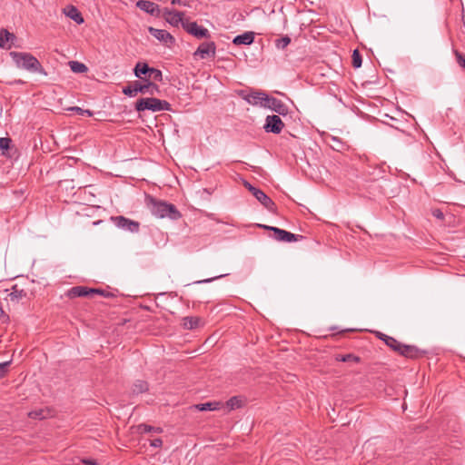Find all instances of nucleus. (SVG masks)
I'll return each instance as SVG.
<instances>
[{"label": "nucleus", "mask_w": 465, "mask_h": 465, "mask_svg": "<svg viewBox=\"0 0 465 465\" xmlns=\"http://www.w3.org/2000/svg\"><path fill=\"white\" fill-rule=\"evenodd\" d=\"M228 275V273H225V274H221V275H218V276H215V277H212V278H209V279H204V280H200V281H196L194 283L196 284H201V283H207V282H211L216 279H220V278H223L224 276Z\"/></svg>", "instance_id": "obj_38"}, {"label": "nucleus", "mask_w": 465, "mask_h": 465, "mask_svg": "<svg viewBox=\"0 0 465 465\" xmlns=\"http://www.w3.org/2000/svg\"><path fill=\"white\" fill-rule=\"evenodd\" d=\"M332 140H333L334 142L338 143H341L340 140H339V139H337V138H333Z\"/></svg>", "instance_id": "obj_46"}, {"label": "nucleus", "mask_w": 465, "mask_h": 465, "mask_svg": "<svg viewBox=\"0 0 465 465\" xmlns=\"http://www.w3.org/2000/svg\"><path fill=\"white\" fill-rule=\"evenodd\" d=\"M384 337L386 338L384 340L385 344L387 346H389L390 348H391L393 351L398 352L401 342H400L399 341H397L393 337H391V336H388V335H384Z\"/></svg>", "instance_id": "obj_26"}, {"label": "nucleus", "mask_w": 465, "mask_h": 465, "mask_svg": "<svg viewBox=\"0 0 465 465\" xmlns=\"http://www.w3.org/2000/svg\"><path fill=\"white\" fill-rule=\"evenodd\" d=\"M384 335H385L384 333H381V332H380V333H379V335H378V337H379L381 341H384V340L386 339V338L384 337Z\"/></svg>", "instance_id": "obj_44"}, {"label": "nucleus", "mask_w": 465, "mask_h": 465, "mask_svg": "<svg viewBox=\"0 0 465 465\" xmlns=\"http://www.w3.org/2000/svg\"><path fill=\"white\" fill-rule=\"evenodd\" d=\"M351 58H352V65H353V67L354 68H360L361 66L362 60H361V55L360 52L357 49H355L353 51Z\"/></svg>", "instance_id": "obj_31"}, {"label": "nucleus", "mask_w": 465, "mask_h": 465, "mask_svg": "<svg viewBox=\"0 0 465 465\" xmlns=\"http://www.w3.org/2000/svg\"><path fill=\"white\" fill-rule=\"evenodd\" d=\"M64 13L66 16H68L70 19H72L78 25H81L84 22L81 13L74 5H68L67 7H65L64 9Z\"/></svg>", "instance_id": "obj_18"}, {"label": "nucleus", "mask_w": 465, "mask_h": 465, "mask_svg": "<svg viewBox=\"0 0 465 465\" xmlns=\"http://www.w3.org/2000/svg\"><path fill=\"white\" fill-rule=\"evenodd\" d=\"M216 54V45L214 42H204L202 43L196 51L193 53L195 57L201 59H206L214 57Z\"/></svg>", "instance_id": "obj_9"}, {"label": "nucleus", "mask_w": 465, "mask_h": 465, "mask_svg": "<svg viewBox=\"0 0 465 465\" xmlns=\"http://www.w3.org/2000/svg\"><path fill=\"white\" fill-rule=\"evenodd\" d=\"M51 416L49 410L38 409L28 413V417L34 420H44Z\"/></svg>", "instance_id": "obj_22"}, {"label": "nucleus", "mask_w": 465, "mask_h": 465, "mask_svg": "<svg viewBox=\"0 0 465 465\" xmlns=\"http://www.w3.org/2000/svg\"><path fill=\"white\" fill-rule=\"evenodd\" d=\"M72 111H74L76 113H78L79 114H82V115H87V116H92L93 115V113L90 111V110H84V109H82L80 107H77V106H74V107H72L71 108Z\"/></svg>", "instance_id": "obj_36"}, {"label": "nucleus", "mask_w": 465, "mask_h": 465, "mask_svg": "<svg viewBox=\"0 0 465 465\" xmlns=\"http://www.w3.org/2000/svg\"><path fill=\"white\" fill-rule=\"evenodd\" d=\"M398 352L403 356L411 358L416 355L417 349L414 346L405 345V344L401 343Z\"/></svg>", "instance_id": "obj_23"}, {"label": "nucleus", "mask_w": 465, "mask_h": 465, "mask_svg": "<svg viewBox=\"0 0 465 465\" xmlns=\"http://www.w3.org/2000/svg\"><path fill=\"white\" fill-rule=\"evenodd\" d=\"M171 104L164 100H160L154 97L140 98L135 103V110L143 112L149 110L152 112L169 111Z\"/></svg>", "instance_id": "obj_3"}, {"label": "nucleus", "mask_w": 465, "mask_h": 465, "mask_svg": "<svg viewBox=\"0 0 465 465\" xmlns=\"http://www.w3.org/2000/svg\"><path fill=\"white\" fill-rule=\"evenodd\" d=\"M111 219L118 228L124 231L137 232L140 229V223L138 222L128 219L124 216H115Z\"/></svg>", "instance_id": "obj_7"}, {"label": "nucleus", "mask_w": 465, "mask_h": 465, "mask_svg": "<svg viewBox=\"0 0 465 465\" xmlns=\"http://www.w3.org/2000/svg\"><path fill=\"white\" fill-rule=\"evenodd\" d=\"M94 291H95L94 293L100 294L104 297H112L113 296L112 292L102 290V289H94Z\"/></svg>", "instance_id": "obj_40"}, {"label": "nucleus", "mask_w": 465, "mask_h": 465, "mask_svg": "<svg viewBox=\"0 0 465 465\" xmlns=\"http://www.w3.org/2000/svg\"><path fill=\"white\" fill-rule=\"evenodd\" d=\"M82 461L86 465H98L97 461L93 459H84Z\"/></svg>", "instance_id": "obj_42"}, {"label": "nucleus", "mask_w": 465, "mask_h": 465, "mask_svg": "<svg viewBox=\"0 0 465 465\" xmlns=\"http://www.w3.org/2000/svg\"><path fill=\"white\" fill-rule=\"evenodd\" d=\"M11 143V139L6 137L0 138V150L5 151L9 149Z\"/></svg>", "instance_id": "obj_35"}, {"label": "nucleus", "mask_w": 465, "mask_h": 465, "mask_svg": "<svg viewBox=\"0 0 465 465\" xmlns=\"http://www.w3.org/2000/svg\"><path fill=\"white\" fill-rule=\"evenodd\" d=\"M336 361H343V362H349V361L351 362H351L357 363L360 361V358L358 356H356L354 354H351V353L344 354V355L340 354V355L336 356Z\"/></svg>", "instance_id": "obj_27"}, {"label": "nucleus", "mask_w": 465, "mask_h": 465, "mask_svg": "<svg viewBox=\"0 0 465 465\" xmlns=\"http://www.w3.org/2000/svg\"><path fill=\"white\" fill-rule=\"evenodd\" d=\"M198 324V319L193 317L184 318V326L188 329H193Z\"/></svg>", "instance_id": "obj_33"}, {"label": "nucleus", "mask_w": 465, "mask_h": 465, "mask_svg": "<svg viewBox=\"0 0 465 465\" xmlns=\"http://www.w3.org/2000/svg\"><path fill=\"white\" fill-rule=\"evenodd\" d=\"M254 41V33L252 31L245 32L242 35H236L232 39V44L235 45H250Z\"/></svg>", "instance_id": "obj_16"}, {"label": "nucleus", "mask_w": 465, "mask_h": 465, "mask_svg": "<svg viewBox=\"0 0 465 465\" xmlns=\"http://www.w3.org/2000/svg\"><path fill=\"white\" fill-rule=\"evenodd\" d=\"M10 361H5L0 363V378L4 377L7 371V367L9 366Z\"/></svg>", "instance_id": "obj_39"}, {"label": "nucleus", "mask_w": 465, "mask_h": 465, "mask_svg": "<svg viewBox=\"0 0 465 465\" xmlns=\"http://www.w3.org/2000/svg\"><path fill=\"white\" fill-rule=\"evenodd\" d=\"M183 29L190 35L197 37V38H208L210 37V33L208 29L199 26L196 22H185L183 25Z\"/></svg>", "instance_id": "obj_11"}, {"label": "nucleus", "mask_w": 465, "mask_h": 465, "mask_svg": "<svg viewBox=\"0 0 465 465\" xmlns=\"http://www.w3.org/2000/svg\"><path fill=\"white\" fill-rule=\"evenodd\" d=\"M252 194L269 211H272L275 204L272 200L267 196L262 190L252 187L250 188Z\"/></svg>", "instance_id": "obj_14"}, {"label": "nucleus", "mask_w": 465, "mask_h": 465, "mask_svg": "<svg viewBox=\"0 0 465 465\" xmlns=\"http://www.w3.org/2000/svg\"><path fill=\"white\" fill-rule=\"evenodd\" d=\"M163 444V440L160 438L154 439L151 441V446L154 448H159Z\"/></svg>", "instance_id": "obj_41"}, {"label": "nucleus", "mask_w": 465, "mask_h": 465, "mask_svg": "<svg viewBox=\"0 0 465 465\" xmlns=\"http://www.w3.org/2000/svg\"><path fill=\"white\" fill-rule=\"evenodd\" d=\"M150 211L157 218L178 219L181 215L176 207L172 203L151 199L149 203Z\"/></svg>", "instance_id": "obj_2"}, {"label": "nucleus", "mask_w": 465, "mask_h": 465, "mask_svg": "<svg viewBox=\"0 0 465 465\" xmlns=\"http://www.w3.org/2000/svg\"><path fill=\"white\" fill-rule=\"evenodd\" d=\"M148 31L153 37L166 45L173 44L174 42L173 36L166 30L149 27Z\"/></svg>", "instance_id": "obj_15"}, {"label": "nucleus", "mask_w": 465, "mask_h": 465, "mask_svg": "<svg viewBox=\"0 0 465 465\" xmlns=\"http://www.w3.org/2000/svg\"><path fill=\"white\" fill-rule=\"evenodd\" d=\"M263 108L271 109L280 115H286L289 112L288 106L283 102L269 95L263 104Z\"/></svg>", "instance_id": "obj_10"}, {"label": "nucleus", "mask_w": 465, "mask_h": 465, "mask_svg": "<svg viewBox=\"0 0 465 465\" xmlns=\"http://www.w3.org/2000/svg\"><path fill=\"white\" fill-rule=\"evenodd\" d=\"M221 403L219 401H210L204 403L196 404L194 407L196 410L201 411H216L220 409Z\"/></svg>", "instance_id": "obj_21"}, {"label": "nucleus", "mask_w": 465, "mask_h": 465, "mask_svg": "<svg viewBox=\"0 0 465 465\" xmlns=\"http://www.w3.org/2000/svg\"><path fill=\"white\" fill-rule=\"evenodd\" d=\"M243 405V401L240 396L231 397L226 402L225 406L229 411H233L236 409H240Z\"/></svg>", "instance_id": "obj_20"}, {"label": "nucleus", "mask_w": 465, "mask_h": 465, "mask_svg": "<svg viewBox=\"0 0 465 465\" xmlns=\"http://www.w3.org/2000/svg\"><path fill=\"white\" fill-rule=\"evenodd\" d=\"M152 68L153 67H149L146 63H137L134 69V73L136 77L143 79V75H149Z\"/></svg>", "instance_id": "obj_19"}, {"label": "nucleus", "mask_w": 465, "mask_h": 465, "mask_svg": "<svg viewBox=\"0 0 465 465\" xmlns=\"http://www.w3.org/2000/svg\"><path fill=\"white\" fill-rule=\"evenodd\" d=\"M154 92H158V86L149 81L144 84L138 81H134L131 84L124 86L123 89V93L129 97H134L138 93H150L153 94Z\"/></svg>", "instance_id": "obj_4"}, {"label": "nucleus", "mask_w": 465, "mask_h": 465, "mask_svg": "<svg viewBox=\"0 0 465 465\" xmlns=\"http://www.w3.org/2000/svg\"><path fill=\"white\" fill-rule=\"evenodd\" d=\"M291 43V38L288 35L282 36L275 40V46L278 49H285Z\"/></svg>", "instance_id": "obj_30"}, {"label": "nucleus", "mask_w": 465, "mask_h": 465, "mask_svg": "<svg viewBox=\"0 0 465 465\" xmlns=\"http://www.w3.org/2000/svg\"><path fill=\"white\" fill-rule=\"evenodd\" d=\"M136 6L144 11L145 13L154 15V16H160L162 10L159 8V5L155 3L148 0H139L136 3Z\"/></svg>", "instance_id": "obj_13"}, {"label": "nucleus", "mask_w": 465, "mask_h": 465, "mask_svg": "<svg viewBox=\"0 0 465 465\" xmlns=\"http://www.w3.org/2000/svg\"><path fill=\"white\" fill-rule=\"evenodd\" d=\"M268 94L262 91H253L250 94L243 95L242 98L250 104L253 106L263 107L265 101L267 100Z\"/></svg>", "instance_id": "obj_12"}, {"label": "nucleus", "mask_w": 465, "mask_h": 465, "mask_svg": "<svg viewBox=\"0 0 465 465\" xmlns=\"http://www.w3.org/2000/svg\"><path fill=\"white\" fill-rule=\"evenodd\" d=\"M149 79H152L156 82H162L163 81V74L162 71L156 68H152L149 75Z\"/></svg>", "instance_id": "obj_32"}, {"label": "nucleus", "mask_w": 465, "mask_h": 465, "mask_svg": "<svg viewBox=\"0 0 465 465\" xmlns=\"http://www.w3.org/2000/svg\"><path fill=\"white\" fill-rule=\"evenodd\" d=\"M437 216H438V220L439 219H442L443 218V213L438 210Z\"/></svg>", "instance_id": "obj_45"}, {"label": "nucleus", "mask_w": 465, "mask_h": 465, "mask_svg": "<svg viewBox=\"0 0 465 465\" xmlns=\"http://www.w3.org/2000/svg\"><path fill=\"white\" fill-rule=\"evenodd\" d=\"M284 127V124L279 115H268L265 119L263 129L266 133L280 134Z\"/></svg>", "instance_id": "obj_8"}, {"label": "nucleus", "mask_w": 465, "mask_h": 465, "mask_svg": "<svg viewBox=\"0 0 465 465\" xmlns=\"http://www.w3.org/2000/svg\"><path fill=\"white\" fill-rule=\"evenodd\" d=\"M148 390V384L143 381H137L133 386V392L139 394Z\"/></svg>", "instance_id": "obj_29"}, {"label": "nucleus", "mask_w": 465, "mask_h": 465, "mask_svg": "<svg viewBox=\"0 0 465 465\" xmlns=\"http://www.w3.org/2000/svg\"><path fill=\"white\" fill-rule=\"evenodd\" d=\"M70 69L76 74H84L88 71V67L78 61H70L69 62Z\"/></svg>", "instance_id": "obj_24"}, {"label": "nucleus", "mask_w": 465, "mask_h": 465, "mask_svg": "<svg viewBox=\"0 0 465 465\" xmlns=\"http://www.w3.org/2000/svg\"><path fill=\"white\" fill-rule=\"evenodd\" d=\"M160 16L164 18V20L168 24L174 27H178L179 25H182L183 27V25L188 20L184 17L183 12H180L175 9H171L168 7H164L163 9H162Z\"/></svg>", "instance_id": "obj_5"}, {"label": "nucleus", "mask_w": 465, "mask_h": 465, "mask_svg": "<svg viewBox=\"0 0 465 465\" xmlns=\"http://www.w3.org/2000/svg\"><path fill=\"white\" fill-rule=\"evenodd\" d=\"M245 187L250 191V188L253 187L250 183L245 182L244 183Z\"/></svg>", "instance_id": "obj_43"}, {"label": "nucleus", "mask_w": 465, "mask_h": 465, "mask_svg": "<svg viewBox=\"0 0 465 465\" xmlns=\"http://www.w3.org/2000/svg\"><path fill=\"white\" fill-rule=\"evenodd\" d=\"M139 429L143 432H151V431L161 432L162 431V430L160 428H154V427H152V426L146 425V424H141L139 426Z\"/></svg>", "instance_id": "obj_34"}, {"label": "nucleus", "mask_w": 465, "mask_h": 465, "mask_svg": "<svg viewBox=\"0 0 465 465\" xmlns=\"http://www.w3.org/2000/svg\"><path fill=\"white\" fill-rule=\"evenodd\" d=\"M264 229L270 230L273 232V238L278 242H297L303 238L302 235L300 234H294L292 232H290L288 231H285L283 229H280L273 226H262Z\"/></svg>", "instance_id": "obj_6"}, {"label": "nucleus", "mask_w": 465, "mask_h": 465, "mask_svg": "<svg viewBox=\"0 0 465 465\" xmlns=\"http://www.w3.org/2000/svg\"><path fill=\"white\" fill-rule=\"evenodd\" d=\"M10 56L18 68L25 69L29 72H36L46 75V72L41 65L40 62L33 54L23 52H10Z\"/></svg>", "instance_id": "obj_1"}, {"label": "nucleus", "mask_w": 465, "mask_h": 465, "mask_svg": "<svg viewBox=\"0 0 465 465\" xmlns=\"http://www.w3.org/2000/svg\"><path fill=\"white\" fill-rule=\"evenodd\" d=\"M94 288H88L85 286H75L69 291L70 297H87L94 294Z\"/></svg>", "instance_id": "obj_17"}, {"label": "nucleus", "mask_w": 465, "mask_h": 465, "mask_svg": "<svg viewBox=\"0 0 465 465\" xmlns=\"http://www.w3.org/2000/svg\"><path fill=\"white\" fill-rule=\"evenodd\" d=\"M14 39L15 35L13 34L5 29L0 30V47H5L6 44Z\"/></svg>", "instance_id": "obj_25"}, {"label": "nucleus", "mask_w": 465, "mask_h": 465, "mask_svg": "<svg viewBox=\"0 0 465 465\" xmlns=\"http://www.w3.org/2000/svg\"><path fill=\"white\" fill-rule=\"evenodd\" d=\"M9 299L12 302H17L25 296V292L24 290H18L16 286L13 287V291L9 293Z\"/></svg>", "instance_id": "obj_28"}, {"label": "nucleus", "mask_w": 465, "mask_h": 465, "mask_svg": "<svg viewBox=\"0 0 465 465\" xmlns=\"http://www.w3.org/2000/svg\"><path fill=\"white\" fill-rule=\"evenodd\" d=\"M342 147H343V145L341 143V148H336V150L340 151Z\"/></svg>", "instance_id": "obj_47"}, {"label": "nucleus", "mask_w": 465, "mask_h": 465, "mask_svg": "<svg viewBox=\"0 0 465 465\" xmlns=\"http://www.w3.org/2000/svg\"><path fill=\"white\" fill-rule=\"evenodd\" d=\"M456 59L459 65L465 69V55L461 53L456 52Z\"/></svg>", "instance_id": "obj_37"}]
</instances>
